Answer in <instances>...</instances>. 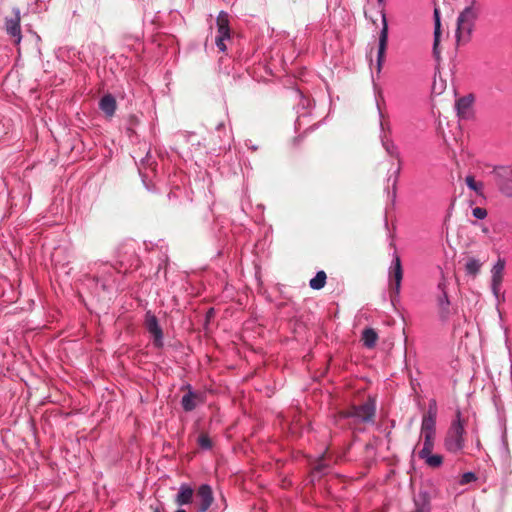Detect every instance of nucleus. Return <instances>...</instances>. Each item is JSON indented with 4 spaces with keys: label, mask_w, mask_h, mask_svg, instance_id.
I'll return each instance as SVG.
<instances>
[{
    "label": "nucleus",
    "mask_w": 512,
    "mask_h": 512,
    "mask_svg": "<svg viewBox=\"0 0 512 512\" xmlns=\"http://www.w3.org/2000/svg\"><path fill=\"white\" fill-rule=\"evenodd\" d=\"M198 444L203 449H210L212 448V441L209 438V436L205 433H202L198 437Z\"/></svg>",
    "instance_id": "b1692460"
},
{
    "label": "nucleus",
    "mask_w": 512,
    "mask_h": 512,
    "mask_svg": "<svg viewBox=\"0 0 512 512\" xmlns=\"http://www.w3.org/2000/svg\"><path fill=\"white\" fill-rule=\"evenodd\" d=\"M193 499L194 490L190 486L182 484L175 498L176 504L179 506L190 504L193 503Z\"/></svg>",
    "instance_id": "9d476101"
},
{
    "label": "nucleus",
    "mask_w": 512,
    "mask_h": 512,
    "mask_svg": "<svg viewBox=\"0 0 512 512\" xmlns=\"http://www.w3.org/2000/svg\"><path fill=\"white\" fill-rule=\"evenodd\" d=\"M201 396L198 393H194L192 391H188L183 397H182V406L186 412L192 411L194 408L197 407L199 403H201Z\"/></svg>",
    "instance_id": "4468645a"
},
{
    "label": "nucleus",
    "mask_w": 512,
    "mask_h": 512,
    "mask_svg": "<svg viewBox=\"0 0 512 512\" xmlns=\"http://www.w3.org/2000/svg\"><path fill=\"white\" fill-rule=\"evenodd\" d=\"M430 500L427 492H419L415 499V509L412 512H430Z\"/></svg>",
    "instance_id": "dca6fc26"
},
{
    "label": "nucleus",
    "mask_w": 512,
    "mask_h": 512,
    "mask_svg": "<svg viewBox=\"0 0 512 512\" xmlns=\"http://www.w3.org/2000/svg\"><path fill=\"white\" fill-rule=\"evenodd\" d=\"M380 4L384 2V0H377Z\"/></svg>",
    "instance_id": "473e14b6"
},
{
    "label": "nucleus",
    "mask_w": 512,
    "mask_h": 512,
    "mask_svg": "<svg viewBox=\"0 0 512 512\" xmlns=\"http://www.w3.org/2000/svg\"><path fill=\"white\" fill-rule=\"evenodd\" d=\"M435 16V31H434V46L433 51L435 55H438V45L440 41V18H439V12L437 9L434 11Z\"/></svg>",
    "instance_id": "4be33fe9"
},
{
    "label": "nucleus",
    "mask_w": 512,
    "mask_h": 512,
    "mask_svg": "<svg viewBox=\"0 0 512 512\" xmlns=\"http://www.w3.org/2000/svg\"><path fill=\"white\" fill-rule=\"evenodd\" d=\"M480 7L476 0H471L470 4L465 7L457 18L456 40L457 43H467L475 26V22L479 16Z\"/></svg>",
    "instance_id": "f257e3e1"
},
{
    "label": "nucleus",
    "mask_w": 512,
    "mask_h": 512,
    "mask_svg": "<svg viewBox=\"0 0 512 512\" xmlns=\"http://www.w3.org/2000/svg\"><path fill=\"white\" fill-rule=\"evenodd\" d=\"M402 278L403 270L401 260L400 257L396 255L390 270V293L392 296L399 294Z\"/></svg>",
    "instance_id": "0eeeda50"
},
{
    "label": "nucleus",
    "mask_w": 512,
    "mask_h": 512,
    "mask_svg": "<svg viewBox=\"0 0 512 512\" xmlns=\"http://www.w3.org/2000/svg\"><path fill=\"white\" fill-rule=\"evenodd\" d=\"M431 468H438L443 463V457L439 454L428 453L427 456H419Z\"/></svg>",
    "instance_id": "aec40b11"
},
{
    "label": "nucleus",
    "mask_w": 512,
    "mask_h": 512,
    "mask_svg": "<svg viewBox=\"0 0 512 512\" xmlns=\"http://www.w3.org/2000/svg\"><path fill=\"white\" fill-rule=\"evenodd\" d=\"M438 288L442 291V295H444V292H446V282L445 281H441L439 282L438 284Z\"/></svg>",
    "instance_id": "c85d7f7f"
},
{
    "label": "nucleus",
    "mask_w": 512,
    "mask_h": 512,
    "mask_svg": "<svg viewBox=\"0 0 512 512\" xmlns=\"http://www.w3.org/2000/svg\"><path fill=\"white\" fill-rule=\"evenodd\" d=\"M218 36L230 38L231 31L229 26V15L225 11H221L216 19Z\"/></svg>",
    "instance_id": "f8f14e48"
},
{
    "label": "nucleus",
    "mask_w": 512,
    "mask_h": 512,
    "mask_svg": "<svg viewBox=\"0 0 512 512\" xmlns=\"http://www.w3.org/2000/svg\"><path fill=\"white\" fill-rule=\"evenodd\" d=\"M145 327L153 336V343L156 347L163 346V331L158 323L157 317L148 311L145 315Z\"/></svg>",
    "instance_id": "39448f33"
},
{
    "label": "nucleus",
    "mask_w": 512,
    "mask_h": 512,
    "mask_svg": "<svg viewBox=\"0 0 512 512\" xmlns=\"http://www.w3.org/2000/svg\"><path fill=\"white\" fill-rule=\"evenodd\" d=\"M449 306H450V302H449L447 293L444 292V295L440 296L438 299L439 313H440V317L442 319H446L448 317L449 312H450Z\"/></svg>",
    "instance_id": "412c9836"
},
{
    "label": "nucleus",
    "mask_w": 512,
    "mask_h": 512,
    "mask_svg": "<svg viewBox=\"0 0 512 512\" xmlns=\"http://www.w3.org/2000/svg\"><path fill=\"white\" fill-rule=\"evenodd\" d=\"M324 460H325V454H323V455L320 457V459H319V461H318L317 465L315 466V470H316V471H318V472H322V471L327 467V465L324 463Z\"/></svg>",
    "instance_id": "cd10ccee"
},
{
    "label": "nucleus",
    "mask_w": 512,
    "mask_h": 512,
    "mask_svg": "<svg viewBox=\"0 0 512 512\" xmlns=\"http://www.w3.org/2000/svg\"><path fill=\"white\" fill-rule=\"evenodd\" d=\"M150 508L153 510V512H161L158 506L154 507L153 505H151Z\"/></svg>",
    "instance_id": "c756f323"
},
{
    "label": "nucleus",
    "mask_w": 512,
    "mask_h": 512,
    "mask_svg": "<svg viewBox=\"0 0 512 512\" xmlns=\"http://www.w3.org/2000/svg\"><path fill=\"white\" fill-rule=\"evenodd\" d=\"M473 216L477 219H484L487 216V211L484 208L476 207L472 211Z\"/></svg>",
    "instance_id": "a878e982"
},
{
    "label": "nucleus",
    "mask_w": 512,
    "mask_h": 512,
    "mask_svg": "<svg viewBox=\"0 0 512 512\" xmlns=\"http://www.w3.org/2000/svg\"><path fill=\"white\" fill-rule=\"evenodd\" d=\"M376 413V400L369 397L363 404L356 408L352 416H375Z\"/></svg>",
    "instance_id": "ddd939ff"
},
{
    "label": "nucleus",
    "mask_w": 512,
    "mask_h": 512,
    "mask_svg": "<svg viewBox=\"0 0 512 512\" xmlns=\"http://www.w3.org/2000/svg\"><path fill=\"white\" fill-rule=\"evenodd\" d=\"M504 269H505V260L502 258H499L491 270L492 290L495 295H497L500 290V286H501L502 280H503Z\"/></svg>",
    "instance_id": "1a4fd4ad"
},
{
    "label": "nucleus",
    "mask_w": 512,
    "mask_h": 512,
    "mask_svg": "<svg viewBox=\"0 0 512 512\" xmlns=\"http://www.w3.org/2000/svg\"><path fill=\"white\" fill-rule=\"evenodd\" d=\"M382 29L379 35V47H378V57H377V64H378V71L381 70L382 64L385 59V52L387 48V42H388V23L386 19L385 13L382 11Z\"/></svg>",
    "instance_id": "6e6552de"
},
{
    "label": "nucleus",
    "mask_w": 512,
    "mask_h": 512,
    "mask_svg": "<svg viewBox=\"0 0 512 512\" xmlns=\"http://www.w3.org/2000/svg\"><path fill=\"white\" fill-rule=\"evenodd\" d=\"M436 438L435 418H423L420 432V441H423V447L419 450L418 456H427L432 453Z\"/></svg>",
    "instance_id": "7ed1b4c3"
},
{
    "label": "nucleus",
    "mask_w": 512,
    "mask_h": 512,
    "mask_svg": "<svg viewBox=\"0 0 512 512\" xmlns=\"http://www.w3.org/2000/svg\"><path fill=\"white\" fill-rule=\"evenodd\" d=\"M473 103V97L472 96H465L457 100L456 102V109L458 112V115L466 118L468 117L470 113V109L472 107Z\"/></svg>",
    "instance_id": "2eb2a0df"
},
{
    "label": "nucleus",
    "mask_w": 512,
    "mask_h": 512,
    "mask_svg": "<svg viewBox=\"0 0 512 512\" xmlns=\"http://www.w3.org/2000/svg\"><path fill=\"white\" fill-rule=\"evenodd\" d=\"M465 182L467 184V186L475 191L478 195H481L482 194V190H483V183L482 182H477L475 181V178L474 176L472 175H468L465 179Z\"/></svg>",
    "instance_id": "5701e85b"
},
{
    "label": "nucleus",
    "mask_w": 512,
    "mask_h": 512,
    "mask_svg": "<svg viewBox=\"0 0 512 512\" xmlns=\"http://www.w3.org/2000/svg\"><path fill=\"white\" fill-rule=\"evenodd\" d=\"M378 340V335L376 331L372 328H366L362 332V341L364 343V346L367 348H373L376 345V342Z\"/></svg>",
    "instance_id": "f3484780"
},
{
    "label": "nucleus",
    "mask_w": 512,
    "mask_h": 512,
    "mask_svg": "<svg viewBox=\"0 0 512 512\" xmlns=\"http://www.w3.org/2000/svg\"><path fill=\"white\" fill-rule=\"evenodd\" d=\"M432 413H436V411L432 412V410L429 411V416H432Z\"/></svg>",
    "instance_id": "2f4dec72"
},
{
    "label": "nucleus",
    "mask_w": 512,
    "mask_h": 512,
    "mask_svg": "<svg viewBox=\"0 0 512 512\" xmlns=\"http://www.w3.org/2000/svg\"><path fill=\"white\" fill-rule=\"evenodd\" d=\"M194 496L193 503L197 512H207L214 503L213 491L208 484L200 485Z\"/></svg>",
    "instance_id": "20e7f679"
},
{
    "label": "nucleus",
    "mask_w": 512,
    "mask_h": 512,
    "mask_svg": "<svg viewBox=\"0 0 512 512\" xmlns=\"http://www.w3.org/2000/svg\"><path fill=\"white\" fill-rule=\"evenodd\" d=\"M20 21V10L18 8L13 10L11 18L5 19V30L9 36L14 38L15 44H19L22 39Z\"/></svg>",
    "instance_id": "423d86ee"
},
{
    "label": "nucleus",
    "mask_w": 512,
    "mask_h": 512,
    "mask_svg": "<svg viewBox=\"0 0 512 512\" xmlns=\"http://www.w3.org/2000/svg\"><path fill=\"white\" fill-rule=\"evenodd\" d=\"M465 424V418H457V420L453 421L445 438V447L448 451L456 453L463 449L465 444Z\"/></svg>",
    "instance_id": "f03ea898"
},
{
    "label": "nucleus",
    "mask_w": 512,
    "mask_h": 512,
    "mask_svg": "<svg viewBox=\"0 0 512 512\" xmlns=\"http://www.w3.org/2000/svg\"><path fill=\"white\" fill-rule=\"evenodd\" d=\"M225 39H229L228 37H222V36H217L216 37V40H215V44L216 46L218 47V49L222 52L226 51V45L224 43V40Z\"/></svg>",
    "instance_id": "bb28decb"
},
{
    "label": "nucleus",
    "mask_w": 512,
    "mask_h": 512,
    "mask_svg": "<svg viewBox=\"0 0 512 512\" xmlns=\"http://www.w3.org/2000/svg\"><path fill=\"white\" fill-rule=\"evenodd\" d=\"M327 275L324 271H318L316 276L309 282L310 287L313 290H320L326 284Z\"/></svg>",
    "instance_id": "6ab92c4d"
},
{
    "label": "nucleus",
    "mask_w": 512,
    "mask_h": 512,
    "mask_svg": "<svg viewBox=\"0 0 512 512\" xmlns=\"http://www.w3.org/2000/svg\"><path fill=\"white\" fill-rule=\"evenodd\" d=\"M99 108L107 117L111 118L115 114L117 108L115 97L111 94L104 95L99 101Z\"/></svg>",
    "instance_id": "9b49d317"
},
{
    "label": "nucleus",
    "mask_w": 512,
    "mask_h": 512,
    "mask_svg": "<svg viewBox=\"0 0 512 512\" xmlns=\"http://www.w3.org/2000/svg\"><path fill=\"white\" fill-rule=\"evenodd\" d=\"M476 479H477L476 475L473 472H466L462 475L460 484H462V485L468 484L470 482L475 481Z\"/></svg>",
    "instance_id": "393cba45"
},
{
    "label": "nucleus",
    "mask_w": 512,
    "mask_h": 512,
    "mask_svg": "<svg viewBox=\"0 0 512 512\" xmlns=\"http://www.w3.org/2000/svg\"><path fill=\"white\" fill-rule=\"evenodd\" d=\"M481 267H482V262L473 257H469L465 264V270H466L467 274L474 276V277L480 272Z\"/></svg>",
    "instance_id": "a211bd4d"
},
{
    "label": "nucleus",
    "mask_w": 512,
    "mask_h": 512,
    "mask_svg": "<svg viewBox=\"0 0 512 512\" xmlns=\"http://www.w3.org/2000/svg\"><path fill=\"white\" fill-rule=\"evenodd\" d=\"M175 512H186L184 509H178Z\"/></svg>",
    "instance_id": "7c9ffc66"
}]
</instances>
